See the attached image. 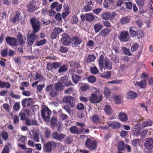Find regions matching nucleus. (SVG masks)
<instances>
[{
  "label": "nucleus",
  "instance_id": "obj_14",
  "mask_svg": "<svg viewBox=\"0 0 153 153\" xmlns=\"http://www.w3.org/2000/svg\"><path fill=\"white\" fill-rule=\"evenodd\" d=\"M70 39L69 35L65 34L62 35L61 38V42L63 45H70Z\"/></svg>",
  "mask_w": 153,
  "mask_h": 153
},
{
  "label": "nucleus",
  "instance_id": "obj_26",
  "mask_svg": "<svg viewBox=\"0 0 153 153\" xmlns=\"http://www.w3.org/2000/svg\"><path fill=\"white\" fill-rule=\"evenodd\" d=\"M96 59V57L93 54L89 55L85 60V62L88 63L94 61Z\"/></svg>",
  "mask_w": 153,
  "mask_h": 153
},
{
  "label": "nucleus",
  "instance_id": "obj_35",
  "mask_svg": "<svg viewBox=\"0 0 153 153\" xmlns=\"http://www.w3.org/2000/svg\"><path fill=\"white\" fill-rule=\"evenodd\" d=\"M104 69L111 70L112 69V62L110 61H106L105 62Z\"/></svg>",
  "mask_w": 153,
  "mask_h": 153
},
{
  "label": "nucleus",
  "instance_id": "obj_42",
  "mask_svg": "<svg viewBox=\"0 0 153 153\" xmlns=\"http://www.w3.org/2000/svg\"><path fill=\"white\" fill-rule=\"evenodd\" d=\"M130 19L127 17H123L120 20V22L122 25L128 23L130 22Z\"/></svg>",
  "mask_w": 153,
  "mask_h": 153
},
{
  "label": "nucleus",
  "instance_id": "obj_53",
  "mask_svg": "<svg viewBox=\"0 0 153 153\" xmlns=\"http://www.w3.org/2000/svg\"><path fill=\"white\" fill-rule=\"evenodd\" d=\"M17 140L18 141L25 142V140H26V138H25L24 136L22 135L21 136L19 135L17 137Z\"/></svg>",
  "mask_w": 153,
  "mask_h": 153
},
{
  "label": "nucleus",
  "instance_id": "obj_7",
  "mask_svg": "<svg viewBox=\"0 0 153 153\" xmlns=\"http://www.w3.org/2000/svg\"><path fill=\"white\" fill-rule=\"evenodd\" d=\"M119 38L122 42L128 41L130 39L128 32L126 30L122 31L120 33Z\"/></svg>",
  "mask_w": 153,
  "mask_h": 153
},
{
  "label": "nucleus",
  "instance_id": "obj_39",
  "mask_svg": "<svg viewBox=\"0 0 153 153\" xmlns=\"http://www.w3.org/2000/svg\"><path fill=\"white\" fill-rule=\"evenodd\" d=\"M43 130L45 137L47 138H49L51 135V132L49 128L47 127L44 128Z\"/></svg>",
  "mask_w": 153,
  "mask_h": 153
},
{
  "label": "nucleus",
  "instance_id": "obj_34",
  "mask_svg": "<svg viewBox=\"0 0 153 153\" xmlns=\"http://www.w3.org/2000/svg\"><path fill=\"white\" fill-rule=\"evenodd\" d=\"M68 69L67 66L65 65H61L59 68L57 72L59 73H61L66 72Z\"/></svg>",
  "mask_w": 153,
  "mask_h": 153
},
{
  "label": "nucleus",
  "instance_id": "obj_54",
  "mask_svg": "<svg viewBox=\"0 0 153 153\" xmlns=\"http://www.w3.org/2000/svg\"><path fill=\"white\" fill-rule=\"evenodd\" d=\"M10 96L13 98L16 99H19L21 96L19 95H15L14 94L13 91H10Z\"/></svg>",
  "mask_w": 153,
  "mask_h": 153
},
{
  "label": "nucleus",
  "instance_id": "obj_16",
  "mask_svg": "<svg viewBox=\"0 0 153 153\" xmlns=\"http://www.w3.org/2000/svg\"><path fill=\"white\" fill-rule=\"evenodd\" d=\"M21 13L19 11H17L13 18L11 19V21L13 23L18 24L19 20L21 19Z\"/></svg>",
  "mask_w": 153,
  "mask_h": 153
},
{
  "label": "nucleus",
  "instance_id": "obj_50",
  "mask_svg": "<svg viewBox=\"0 0 153 153\" xmlns=\"http://www.w3.org/2000/svg\"><path fill=\"white\" fill-rule=\"evenodd\" d=\"M88 81L91 83H93L95 82L96 80V78L93 76H90L88 78Z\"/></svg>",
  "mask_w": 153,
  "mask_h": 153
},
{
  "label": "nucleus",
  "instance_id": "obj_13",
  "mask_svg": "<svg viewBox=\"0 0 153 153\" xmlns=\"http://www.w3.org/2000/svg\"><path fill=\"white\" fill-rule=\"evenodd\" d=\"M59 81L62 84H64L66 86H68L73 85L71 81H69L68 77L66 76L61 77Z\"/></svg>",
  "mask_w": 153,
  "mask_h": 153
},
{
  "label": "nucleus",
  "instance_id": "obj_38",
  "mask_svg": "<svg viewBox=\"0 0 153 153\" xmlns=\"http://www.w3.org/2000/svg\"><path fill=\"white\" fill-rule=\"evenodd\" d=\"M104 110L106 113L108 115L111 114L113 112L112 110L108 105H106L105 106Z\"/></svg>",
  "mask_w": 153,
  "mask_h": 153
},
{
  "label": "nucleus",
  "instance_id": "obj_60",
  "mask_svg": "<svg viewBox=\"0 0 153 153\" xmlns=\"http://www.w3.org/2000/svg\"><path fill=\"white\" fill-rule=\"evenodd\" d=\"M59 50L60 52L63 53H65L68 52V49L67 48L63 46H61Z\"/></svg>",
  "mask_w": 153,
  "mask_h": 153
},
{
  "label": "nucleus",
  "instance_id": "obj_41",
  "mask_svg": "<svg viewBox=\"0 0 153 153\" xmlns=\"http://www.w3.org/2000/svg\"><path fill=\"white\" fill-rule=\"evenodd\" d=\"M17 39L20 45H23L24 44V39L21 33H19L17 35Z\"/></svg>",
  "mask_w": 153,
  "mask_h": 153
},
{
  "label": "nucleus",
  "instance_id": "obj_64",
  "mask_svg": "<svg viewBox=\"0 0 153 153\" xmlns=\"http://www.w3.org/2000/svg\"><path fill=\"white\" fill-rule=\"evenodd\" d=\"M91 73L94 74H97L99 72L98 69L95 67L91 68Z\"/></svg>",
  "mask_w": 153,
  "mask_h": 153
},
{
  "label": "nucleus",
  "instance_id": "obj_32",
  "mask_svg": "<svg viewBox=\"0 0 153 153\" xmlns=\"http://www.w3.org/2000/svg\"><path fill=\"white\" fill-rule=\"evenodd\" d=\"M153 122V121L150 119H148L146 121L143 123L142 125L144 127L147 126H152Z\"/></svg>",
  "mask_w": 153,
  "mask_h": 153
},
{
  "label": "nucleus",
  "instance_id": "obj_28",
  "mask_svg": "<svg viewBox=\"0 0 153 153\" xmlns=\"http://www.w3.org/2000/svg\"><path fill=\"white\" fill-rule=\"evenodd\" d=\"M103 59L104 56L103 55H101L100 56L98 61L100 68L102 70L104 68Z\"/></svg>",
  "mask_w": 153,
  "mask_h": 153
},
{
  "label": "nucleus",
  "instance_id": "obj_48",
  "mask_svg": "<svg viewBox=\"0 0 153 153\" xmlns=\"http://www.w3.org/2000/svg\"><path fill=\"white\" fill-rule=\"evenodd\" d=\"M47 42L46 39H43L37 42L36 45L37 46H42L46 44Z\"/></svg>",
  "mask_w": 153,
  "mask_h": 153
},
{
  "label": "nucleus",
  "instance_id": "obj_12",
  "mask_svg": "<svg viewBox=\"0 0 153 153\" xmlns=\"http://www.w3.org/2000/svg\"><path fill=\"white\" fill-rule=\"evenodd\" d=\"M5 39L7 43L10 46H16L18 45L17 39L13 37H7Z\"/></svg>",
  "mask_w": 153,
  "mask_h": 153
},
{
  "label": "nucleus",
  "instance_id": "obj_2",
  "mask_svg": "<svg viewBox=\"0 0 153 153\" xmlns=\"http://www.w3.org/2000/svg\"><path fill=\"white\" fill-rule=\"evenodd\" d=\"M41 114L43 120L46 123H48L50 120V116L51 114V111L48 107L43 105L42 106Z\"/></svg>",
  "mask_w": 153,
  "mask_h": 153
},
{
  "label": "nucleus",
  "instance_id": "obj_5",
  "mask_svg": "<svg viewBox=\"0 0 153 153\" xmlns=\"http://www.w3.org/2000/svg\"><path fill=\"white\" fill-rule=\"evenodd\" d=\"M52 137L58 141L62 142L66 137L65 135L60 133H58L56 131H53L51 134Z\"/></svg>",
  "mask_w": 153,
  "mask_h": 153
},
{
  "label": "nucleus",
  "instance_id": "obj_36",
  "mask_svg": "<svg viewBox=\"0 0 153 153\" xmlns=\"http://www.w3.org/2000/svg\"><path fill=\"white\" fill-rule=\"evenodd\" d=\"M117 148L120 151H122L125 148L124 144L123 142L122 141H119L117 143Z\"/></svg>",
  "mask_w": 153,
  "mask_h": 153
},
{
  "label": "nucleus",
  "instance_id": "obj_43",
  "mask_svg": "<svg viewBox=\"0 0 153 153\" xmlns=\"http://www.w3.org/2000/svg\"><path fill=\"white\" fill-rule=\"evenodd\" d=\"M57 91L54 88H53L50 92V95L52 97H55L57 94Z\"/></svg>",
  "mask_w": 153,
  "mask_h": 153
},
{
  "label": "nucleus",
  "instance_id": "obj_57",
  "mask_svg": "<svg viewBox=\"0 0 153 153\" xmlns=\"http://www.w3.org/2000/svg\"><path fill=\"white\" fill-rule=\"evenodd\" d=\"M69 64L70 66L72 67L76 68L78 67L79 65V63L75 61H71L69 62Z\"/></svg>",
  "mask_w": 153,
  "mask_h": 153
},
{
  "label": "nucleus",
  "instance_id": "obj_49",
  "mask_svg": "<svg viewBox=\"0 0 153 153\" xmlns=\"http://www.w3.org/2000/svg\"><path fill=\"white\" fill-rule=\"evenodd\" d=\"M145 0H136V2L138 6L140 7L144 5Z\"/></svg>",
  "mask_w": 153,
  "mask_h": 153
},
{
  "label": "nucleus",
  "instance_id": "obj_19",
  "mask_svg": "<svg viewBox=\"0 0 153 153\" xmlns=\"http://www.w3.org/2000/svg\"><path fill=\"white\" fill-rule=\"evenodd\" d=\"M111 30L108 28H105L102 29L99 33L98 35L102 36H108L110 33Z\"/></svg>",
  "mask_w": 153,
  "mask_h": 153
},
{
  "label": "nucleus",
  "instance_id": "obj_27",
  "mask_svg": "<svg viewBox=\"0 0 153 153\" xmlns=\"http://www.w3.org/2000/svg\"><path fill=\"white\" fill-rule=\"evenodd\" d=\"M119 117L120 120L123 122L127 121L128 117L127 115L123 112H120L119 114Z\"/></svg>",
  "mask_w": 153,
  "mask_h": 153
},
{
  "label": "nucleus",
  "instance_id": "obj_52",
  "mask_svg": "<svg viewBox=\"0 0 153 153\" xmlns=\"http://www.w3.org/2000/svg\"><path fill=\"white\" fill-rule=\"evenodd\" d=\"M34 79L35 80H39V81H42L43 80V77L40 74L38 73L36 74Z\"/></svg>",
  "mask_w": 153,
  "mask_h": 153
},
{
  "label": "nucleus",
  "instance_id": "obj_15",
  "mask_svg": "<svg viewBox=\"0 0 153 153\" xmlns=\"http://www.w3.org/2000/svg\"><path fill=\"white\" fill-rule=\"evenodd\" d=\"M62 29L60 28H55L53 30L51 35V38L52 39H55L58 35L62 32Z\"/></svg>",
  "mask_w": 153,
  "mask_h": 153
},
{
  "label": "nucleus",
  "instance_id": "obj_55",
  "mask_svg": "<svg viewBox=\"0 0 153 153\" xmlns=\"http://www.w3.org/2000/svg\"><path fill=\"white\" fill-rule=\"evenodd\" d=\"M53 68L55 69L59 68L61 65V63L60 62H53Z\"/></svg>",
  "mask_w": 153,
  "mask_h": 153
},
{
  "label": "nucleus",
  "instance_id": "obj_37",
  "mask_svg": "<svg viewBox=\"0 0 153 153\" xmlns=\"http://www.w3.org/2000/svg\"><path fill=\"white\" fill-rule=\"evenodd\" d=\"M10 86V84L8 82H3L0 80V87L1 88L6 87L7 88H8Z\"/></svg>",
  "mask_w": 153,
  "mask_h": 153
},
{
  "label": "nucleus",
  "instance_id": "obj_47",
  "mask_svg": "<svg viewBox=\"0 0 153 153\" xmlns=\"http://www.w3.org/2000/svg\"><path fill=\"white\" fill-rule=\"evenodd\" d=\"M59 114L61 119L62 120H66L68 117V116L66 114L63 113L62 111L61 110L59 111Z\"/></svg>",
  "mask_w": 153,
  "mask_h": 153
},
{
  "label": "nucleus",
  "instance_id": "obj_58",
  "mask_svg": "<svg viewBox=\"0 0 153 153\" xmlns=\"http://www.w3.org/2000/svg\"><path fill=\"white\" fill-rule=\"evenodd\" d=\"M137 35L138 38H140L143 36V33L141 29L139 30L137 32Z\"/></svg>",
  "mask_w": 153,
  "mask_h": 153
},
{
  "label": "nucleus",
  "instance_id": "obj_4",
  "mask_svg": "<svg viewBox=\"0 0 153 153\" xmlns=\"http://www.w3.org/2000/svg\"><path fill=\"white\" fill-rule=\"evenodd\" d=\"M102 99L101 94L99 91H96L91 95L90 100L91 102L95 103L99 102L101 101Z\"/></svg>",
  "mask_w": 153,
  "mask_h": 153
},
{
  "label": "nucleus",
  "instance_id": "obj_17",
  "mask_svg": "<svg viewBox=\"0 0 153 153\" xmlns=\"http://www.w3.org/2000/svg\"><path fill=\"white\" fill-rule=\"evenodd\" d=\"M140 124L138 123L137 125L133 126L132 128V132L134 136H137L140 134V131L141 129Z\"/></svg>",
  "mask_w": 153,
  "mask_h": 153
},
{
  "label": "nucleus",
  "instance_id": "obj_1",
  "mask_svg": "<svg viewBox=\"0 0 153 153\" xmlns=\"http://www.w3.org/2000/svg\"><path fill=\"white\" fill-rule=\"evenodd\" d=\"M30 23L33 28V33L30 35V37L27 40V42L29 45H31L33 44L34 40L37 37L35 33L40 30V25L39 20L35 18L30 19Z\"/></svg>",
  "mask_w": 153,
  "mask_h": 153
},
{
  "label": "nucleus",
  "instance_id": "obj_24",
  "mask_svg": "<svg viewBox=\"0 0 153 153\" xmlns=\"http://www.w3.org/2000/svg\"><path fill=\"white\" fill-rule=\"evenodd\" d=\"M136 28L134 27H131L129 28V31L131 36L135 37L137 36Z\"/></svg>",
  "mask_w": 153,
  "mask_h": 153
},
{
  "label": "nucleus",
  "instance_id": "obj_63",
  "mask_svg": "<svg viewBox=\"0 0 153 153\" xmlns=\"http://www.w3.org/2000/svg\"><path fill=\"white\" fill-rule=\"evenodd\" d=\"M124 4L126 5V7L128 9H131L133 6V4L131 2H125Z\"/></svg>",
  "mask_w": 153,
  "mask_h": 153
},
{
  "label": "nucleus",
  "instance_id": "obj_10",
  "mask_svg": "<svg viewBox=\"0 0 153 153\" xmlns=\"http://www.w3.org/2000/svg\"><path fill=\"white\" fill-rule=\"evenodd\" d=\"M37 2V1L35 0H32L30 1L29 3L27 5V10L29 12H34L37 9V6L36 3Z\"/></svg>",
  "mask_w": 153,
  "mask_h": 153
},
{
  "label": "nucleus",
  "instance_id": "obj_44",
  "mask_svg": "<svg viewBox=\"0 0 153 153\" xmlns=\"http://www.w3.org/2000/svg\"><path fill=\"white\" fill-rule=\"evenodd\" d=\"M122 49L125 55L128 56H131V55L132 53L127 48L125 47H123L122 48Z\"/></svg>",
  "mask_w": 153,
  "mask_h": 153
},
{
  "label": "nucleus",
  "instance_id": "obj_11",
  "mask_svg": "<svg viewBox=\"0 0 153 153\" xmlns=\"http://www.w3.org/2000/svg\"><path fill=\"white\" fill-rule=\"evenodd\" d=\"M81 42L82 40L80 38L77 36H75L71 39L70 45L75 47L80 45Z\"/></svg>",
  "mask_w": 153,
  "mask_h": 153
},
{
  "label": "nucleus",
  "instance_id": "obj_61",
  "mask_svg": "<svg viewBox=\"0 0 153 153\" xmlns=\"http://www.w3.org/2000/svg\"><path fill=\"white\" fill-rule=\"evenodd\" d=\"M68 105H65L63 107V108L70 115L71 113V110L69 107Z\"/></svg>",
  "mask_w": 153,
  "mask_h": 153
},
{
  "label": "nucleus",
  "instance_id": "obj_46",
  "mask_svg": "<svg viewBox=\"0 0 153 153\" xmlns=\"http://www.w3.org/2000/svg\"><path fill=\"white\" fill-rule=\"evenodd\" d=\"M57 123V120L55 117L52 118L51 120V125L52 127L53 128H54L55 126H56Z\"/></svg>",
  "mask_w": 153,
  "mask_h": 153
},
{
  "label": "nucleus",
  "instance_id": "obj_45",
  "mask_svg": "<svg viewBox=\"0 0 153 153\" xmlns=\"http://www.w3.org/2000/svg\"><path fill=\"white\" fill-rule=\"evenodd\" d=\"M1 56L3 57H6L8 55V49L7 48L2 50L1 52Z\"/></svg>",
  "mask_w": 153,
  "mask_h": 153
},
{
  "label": "nucleus",
  "instance_id": "obj_51",
  "mask_svg": "<svg viewBox=\"0 0 153 153\" xmlns=\"http://www.w3.org/2000/svg\"><path fill=\"white\" fill-rule=\"evenodd\" d=\"M111 75V72L110 71H108L104 73L103 75H102L103 77L105 78H109Z\"/></svg>",
  "mask_w": 153,
  "mask_h": 153
},
{
  "label": "nucleus",
  "instance_id": "obj_25",
  "mask_svg": "<svg viewBox=\"0 0 153 153\" xmlns=\"http://www.w3.org/2000/svg\"><path fill=\"white\" fill-rule=\"evenodd\" d=\"M137 96V94L132 91H129L127 94V98L128 99L132 100L135 98Z\"/></svg>",
  "mask_w": 153,
  "mask_h": 153
},
{
  "label": "nucleus",
  "instance_id": "obj_8",
  "mask_svg": "<svg viewBox=\"0 0 153 153\" xmlns=\"http://www.w3.org/2000/svg\"><path fill=\"white\" fill-rule=\"evenodd\" d=\"M56 146L55 143L52 141H49L44 146L43 149L44 151L50 153L52 150V147H54Z\"/></svg>",
  "mask_w": 153,
  "mask_h": 153
},
{
  "label": "nucleus",
  "instance_id": "obj_30",
  "mask_svg": "<svg viewBox=\"0 0 153 153\" xmlns=\"http://www.w3.org/2000/svg\"><path fill=\"white\" fill-rule=\"evenodd\" d=\"M71 132L74 134H80V131H79V129L77 128L76 126H72L71 127L70 129Z\"/></svg>",
  "mask_w": 153,
  "mask_h": 153
},
{
  "label": "nucleus",
  "instance_id": "obj_23",
  "mask_svg": "<svg viewBox=\"0 0 153 153\" xmlns=\"http://www.w3.org/2000/svg\"><path fill=\"white\" fill-rule=\"evenodd\" d=\"M59 81H58L57 83L55 84V88L57 91H61L64 88V86Z\"/></svg>",
  "mask_w": 153,
  "mask_h": 153
},
{
  "label": "nucleus",
  "instance_id": "obj_33",
  "mask_svg": "<svg viewBox=\"0 0 153 153\" xmlns=\"http://www.w3.org/2000/svg\"><path fill=\"white\" fill-rule=\"evenodd\" d=\"M111 14L109 13L104 12L101 14L102 18L104 20L109 19L111 17Z\"/></svg>",
  "mask_w": 153,
  "mask_h": 153
},
{
  "label": "nucleus",
  "instance_id": "obj_59",
  "mask_svg": "<svg viewBox=\"0 0 153 153\" xmlns=\"http://www.w3.org/2000/svg\"><path fill=\"white\" fill-rule=\"evenodd\" d=\"M104 92L105 95L106 97H108L111 93L110 90L106 87L105 88Z\"/></svg>",
  "mask_w": 153,
  "mask_h": 153
},
{
  "label": "nucleus",
  "instance_id": "obj_9",
  "mask_svg": "<svg viewBox=\"0 0 153 153\" xmlns=\"http://www.w3.org/2000/svg\"><path fill=\"white\" fill-rule=\"evenodd\" d=\"M63 102L64 103H67L71 108H73L75 103V98L71 96L65 97L63 99Z\"/></svg>",
  "mask_w": 153,
  "mask_h": 153
},
{
  "label": "nucleus",
  "instance_id": "obj_3",
  "mask_svg": "<svg viewBox=\"0 0 153 153\" xmlns=\"http://www.w3.org/2000/svg\"><path fill=\"white\" fill-rule=\"evenodd\" d=\"M85 145L91 151H95L97 146V141L92 138H88L85 142Z\"/></svg>",
  "mask_w": 153,
  "mask_h": 153
},
{
  "label": "nucleus",
  "instance_id": "obj_29",
  "mask_svg": "<svg viewBox=\"0 0 153 153\" xmlns=\"http://www.w3.org/2000/svg\"><path fill=\"white\" fill-rule=\"evenodd\" d=\"M85 17L86 20L89 22L93 21L95 19L94 16L92 14L87 13Z\"/></svg>",
  "mask_w": 153,
  "mask_h": 153
},
{
  "label": "nucleus",
  "instance_id": "obj_40",
  "mask_svg": "<svg viewBox=\"0 0 153 153\" xmlns=\"http://www.w3.org/2000/svg\"><path fill=\"white\" fill-rule=\"evenodd\" d=\"M91 119L93 122L97 124L99 123L100 121V118L97 115H94L92 117Z\"/></svg>",
  "mask_w": 153,
  "mask_h": 153
},
{
  "label": "nucleus",
  "instance_id": "obj_18",
  "mask_svg": "<svg viewBox=\"0 0 153 153\" xmlns=\"http://www.w3.org/2000/svg\"><path fill=\"white\" fill-rule=\"evenodd\" d=\"M108 124L109 126L113 128L118 129L120 127V124L114 121H111L108 122Z\"/></svg>",
  "mask_w": 153,
  "mask_h": 153
},
{
  "label": "nucleus",
  "instance_id": "obj_20",
  "mask_svg": "<svg viewBox=\"0 0 153 153\" xmlns=\"http://www.w3.org/2000/svg\"><path fill=\"white\" fill-rule=\"evenodd\" d=\"M32 135L31 138L33 139L36 142L39 141V135L38 131L36 130H32Z\"/></svg>",
  "mask_w": 153,
  "mask_h": 153
},
{
  "label": "nucleus",
  "instance_id": "obj_31",
  "mask_svg": "<svg viewBox=\"0 0 153 153\" xmlns=\"http://www.w3.org/2000/svg\"><path fill=\"white\" fill-rule=\"evenodd\" d=\"M72 79L74 82L76 84L80 80L81 77L73 73L72 74Z\"/></svg>",
  "mask_w": 153,
  "mask_h": 153
},
{
  "label": "nucleus",
  "instance_id": "obj_56",
  "mask_svg": "<svg viewBox=\"0 0 153 153\" xmlns=\"http://www.w3.org/2000/svg\"><path fill=\"white\" fill-rule=\"evenodd\" d=\"M28 100H32V98H25L22 101V105L24 107H25L26 106V104L27 103V102Z\"/></svg>",
  "mask_w": 153,
  "mask_h": 153
},
{
  "label": "nucleus",
  "instance_id": "obj_6",
  "mask_svg": "<svg viewBox=\"0 0 153 153\" xmlns=\"http://www.w3.org/2000/svg\"><path fill=\"white\" fill-rule=\"evenodd\" d=\"M144 145L146 149L148 151L152 150L153 148V138L151 137L146 138Z\"/></svg>",
  "mask_w": 153,
  "mask_h": 153
},
{
  "label": "nucleus",
  "instance_id": "obj_22",
  "mask_svg": "<svg viewBox=\"0 0 153 153\" xmlns=\"http://www.w3.org/2000/svg\"><path fill=\"white\" fill-rule=\"evenodd\" d=\"M134 85L141 88H144L146 85V83L145 80H142L139 82H134Z\"/></svg>",
  "mask_w": 153,
  "mask_h": 153
},
{
  "label": "nucleus",
  "instance_id": "obj_21",
  "mask_svg": "<svg viewBox=\"0 0 153 153\" xmlns=\"http://www.w3.org/2000/svg\"><path fill=\"white\" fill-rule=\"evenodd\" d=\"M103 27V25L99 22L96 24L94 26V29L96 33L99 32Z\"/></svg>",
  "mask_w": 153,
  "mask_h": 153
},
{
  "label": "nucleus",
  "instance_id": "obj_62",
  "mask_svg": "<svg viewBox=\"0 0 153 153\" xmlns=\"http://www.w3.org/2000/svg\"><path fill=\"white\" fill-rule=\"evenodd\" d=\"M138 48V45L137 44H134L132 45L131 48V50L132 52H134L137 50Z\"/></svg>",
  "mask_w": 153,
  "mask_h": 153
}]
</instances>
